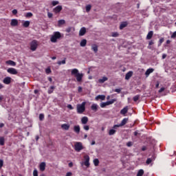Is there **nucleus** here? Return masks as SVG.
<instances>
[{
    "label": "nucleus",
    "instance_id": "42",
    "mask_svg": "<svg viewBox=\"0 0 176 176\" xmlns=\"http://www.w3.org/2000/svg\"><path fill=\"white\" fill-rule=\"evenodd\" d=\"M65 60L66 58H65L64 60L58 61V65H61V64H65L66 63Z\"/></svg>",
    "mask_w": 176,
    "mask_h": 176
},
{
    "label": "nucleus",
    "instance_id": "29",
    "mask_svg": "<svg viewBox=\"0 0 176 176\" xmlns=\"http://www.w3.org/2000/svg\"><path fill=\"white\" fill-rule=\"evenodd\" d=\"M64 24H65V20L64 19H60L58 21V27H61V25H64Z\"/></svg>",
    "mask_w": 176,
    "mask_h": 176
},
{
    "label": "nucleus",
    "instance_id": "4",
    "mask_svg": "<svg viewBox=\"0 0 176 176\" xmlns=\"http://www.w3.org/2000/svg\"><path fill=\"white\" fill-rule=\"evenodd\" d=\"M30 50H32V52H35V50L38 49V46H39V43H38V41L33 40L30 43Z\"/></svg>",
    "mask_w": 176,
    "mask_h": 176
},
{
    "label": "nucleus",
    "instance_id": "60",
    "mask_svg": "<svg viewBox=\"0 0 176 176\" xmlns=\"http://www.w3.org/2000/svg\"><path fill=\"white\" fill-rule=\"evenodd\" d=\"M72 173L68 172V173H67L65 176H72Z\"/></svg>",
    "mask_w": 176,
    "mask_h": 176
},
{
    "label": "nucleus",
    "instance_id": "24",
    "mask_svg": "<svg viewBox=\"0 0 176 176\" xmlns=\"http://www.w3.org/2000/svg\"><path fill=\"white\" fill-rule=\"evenodd\" d=\"M87 43V40L82 39L80 43V46H81V47H85V46H86Z\"/></svg>",
    "mask_w": 176,
    "mask_h": 176
},
{
    "label": "nucleus",
    "instance_id": "58",
    "mask_svg": "<svg viewBox=\"0 0 176 176\" xmlns=\"http://www.w3.org/2000/svg\"><path fill=\"white\" fill-rule=\"evenodd\" d=\"M12 14H17V10H12Z\"/></svg>",
    "mask_w": 176,
    "mask_h": 176
},
{
    "label": "nucleus",
    "instance_id": "10",
    "mask_svg": "<svg viewBox=\"0 0 176 176\" xmlns=\"http://www.w3.org/2000/svg\"><path fill=\"white\" fill-rule=\"evenodd\" d=\"M10 25L12 27H17L19 25V21L17 19H12L10 22Z\"/></svg>",
    "mask_w": 176,
    "mask_h": 176
},
{
    "label": "nucleus",
    "instance_id": "50",
    "mask_svg": "<svg viewBox=\"0 0 176 176\" xmlns=\"http://www.w3.org/2000/svg\"><path fill=\"white\" fill-rule=\"evenodd\" d=\"M47 16L49 19H52V17H53V14L51 12H47Z\"/></svg>",
    "mask_w": 176,
    "mask_h": 176
},
{
    "label": "nucleus",
    "instance_id": "57",
    "mask_svg": "<svg viewBox=\"0 0 176 176\" xmlns=\"http://www.w3.org/2000/svg\"><path fill=\"white\" fill-rule=\"evenodd\" d=\"M155 43L153 42V41H149V43H148V45H149V46H152V45H153Z\"/></svg>",
    "mask_w": 176,
    "mask_h": 176
},
{
    "label": "nucleus",
    "instance_id": "23",
    "mask_svg": "<svg viewBox=\"0 0 176 176\" xmlns=\"http://www.w3.org/2000/svg\"><path fill=\"white\" fill-rule=\"evenodd\" d=\"M128 23L124 21L122 22L120 25V30H123V28H126V27L128 25Z\"/></svg>",
    "mask_w": 176,
    "mask_h": 176
},
{
    "label": "nucleus",
    "instance_id": "3",
    "mask_svg": "<svg viewBox=\"0 0 176 176\" xmlns=\"http://www.w3.org/2000/svg\"><path fill=\"white\" fill-rule=\"evenodd\" d=\"M86 111V102H83L80 104H77V113L82 114Z\"/></svg>",
    "mask_w": 176,
    "mask_h": 176
},
{
    "label": "nucleus",
    "instance_id": "46",
    "mask_svg": "<svg viewBox=\"0 0 176 176\" xmlns=\"http://www.w3.org/2000/svg\"><path fill=\"white\" fill-rule=\"evenodd\" d=\"M52 6H56V5H58V1H53L52 3Z\"/></svg>",
    "mask_w": 176,
    "mask_h": 176
},
{
    "label": "nucleus",
    "instance_id": "37",
    "mask_svg": "<svg viewBox=\"0 0 176 176\" xmlns=\"http://www.w3.org/2000/svg\"><path fill=\"white\" fill-rule=\"evenodd\" d=\"M91 10V5H87L86 6V12L87 13H89V12H90Z\"/></svg>",
    "mask_w": 176,
    "mask_h": 176
},
{
    "label": "nucleus",
    "instance_id": "44",
    "mask_svg": "<svg viewBox=\"0 0 176 176\" xmlns=\"http://www.w3.org/2000/svg\"><path fill=\"white\" fill-rule=\"evenodd\" d=\"M83 129L84 130H86V131H89L90 127L89 126V125H84Z\"/></svg>",
    "mask_w": 176,
    "mask_h": 176
},
{
    "label": "nucleus",
    "instance_id": "26",
    "mask_svg": "<svg viewBox=\"0 0 176 176\" xmlns=\"http://www.w3.org/2000/svg\"><path fill=\"white\" fill-rule=\"evenodd\" d=\"M108 80V78L105 76L102 77V78H100L98 82V83H104V82H107Z\"/></svg>",
    "mask_w": 176,
    "mask_h": 176
},
{
    "label": "nucleus",
    "instance_id": "54",
    "mask_svg": "<svg viewBox=\"0 0 176 176\" xmlns=\"http://www.w3.org/2000/svg\"><path fill=\"white\" fill-rule=\"evenodd\" d=\"M114 91H116V93H120V91H122V89H116L114 90Z\"/></svg>",
    "mask_w": 176,
    "mask_h": 176
},
{
    "label": "nucleus",
    "instance_id": "51",
    "mask_svg": "<svg viewBox=\"0 0 176 176\" xmlns=\"http://www.w3.org/2000/svg\"><path fill=\"white\" fill-rule=\"evenodd\" d=\"M166 89L164 87L160 88V89L158 91V93H163Z\"/></svg>",
    "mask_w": 176,
    "mask_h": 176
},
{
    "label": "nucleus",
    "instance_id": "13",
    "mask_svg": "<svg viewBox=\"0 0 176 176\" xmlns=\"http://www.w3.org/2000/svg\"><path fill=\"white\" fill-rule=\"evenodd\" d=\"M39 168L41 171H45L46 170V163L41 162L39 165Z\"/></svg>",
    "mask_w": 176,
    "mask_h": 176
},
{
    "label": "nucleus",
    "instance_id": "56",
    "mask_svg": "<svg viewBox=\"0 0 176 176\" xmlns=\"http://www.w3.org/2000/svg\"><path fill=\"white\" fill-rule=\"evenodd\" d=\"M67 108H68L69 109H74V107H72V104H68V105H67Z\"/></svg>",
    "mask_w": 176,
    "mask_h": 176
},
{
    "label": "nucleus",
    "instance_id": "49",
    "mask_svg": "<svg viewBox=\"0 0 176 176\" xmlns=\"http://www.w3.org/2000/svg\"><path fill=\"white\" fill-rule=\"evenodd\" d=\"M126 146H129V147L133 146V142H128L126 143Z\"/></svg>",
    "mask_w": 176,
    "mask_h": 176
},
{
    "label": "nucleus",
    "instance_id": "39",
    "mask_svg": "<svg viewBox=\"0 0 176 176\" xmlns=\"http://www.w3.org/2000/svg\"><path fill=\"white\" fill-rule=\"evenodd\" d=\"M111 36H113V38H117V36H119V33L113 32V33H111Z\"/></svg>",
    "mask_w": 176,
    "mask_h": 176
},
{
    "label": "nucleus",
    "instance_id": "6",
    "mask_svg": "<svg viewBox=\"0 0 176 176\" xmlns=\"http://www.w3.org/2000/svg\"><path fill=\"white\" fill-rule=\"evenodd\" d=\"M116 99H111L110 101L100 103V105L101 108H105V107H107L108 105H112V104L116 102Z\"/></svg>",
    "mask_w": 176,
    "mask_h": 176
},
{
    "label": "nucleus",
    "instance_id": "2",
    "mask_svg": "<svg viewBox=\"0 0 176 176\" xmlns=\"http://www.w3.org/2000/svg\"><path fill=\"white\" fill-rule=\"evenodd\" d=\"M60 38H61V33L60 32H54L50 38V41L52 43H56L57 39H60Z\"/></svg>",
    "mask_w": 176,
    "mask_h": 176
},
{
    "label": "nucleus",
    "instance_id": "19",
    "mask_svg": "<svg viewBox=\"0 0 176 176\" xmlns=\"http://www.w3.org/2000/svg\"><path fill=\"white\" fill-rule=\"evenodd\" d=\"M6 64H8V65H11L12 67H16V62L12 60H7Z\"/></svg>",
    "mask_w": 176,
    "mask_h": 176
},
{
    "label": "nucleus",
    "instance_id": "36",
    "mask_svg": "<svg viewBox=\"0 0 176 176\" xmlns=\"http://www.w3.org/2000/svg\"><path fill=\"white\" fill-rule=\"evenodd\" d=\"M140 95H136L133 97V100L135 102H137L138 100H140Z\"/></svg>",
    "mask_w": 176,
    "mask_h": 176
},
{
    "label": "nucleus",
    "instance_id": "62",
    "mask_svg": "<svg viewBox=\"0 0 176 176\" xmlns=\"http://www.w3.org/2000/svg\"><path fill=\"white\" fill-rule=\"evenodd\" d=\"M5 126V124L3 123H0V129H2Z\"/></svg>",
    "mask_w": 176,
    "mask_h": 176
},
{
    "label": "nucleus",
    "instance_id": "61",
    "mask_svg": "<svg viewBox=\"0 0 176 176\" xmlns=\"http://www.w3.org/2000/svg\"><path fill=\"white\" fill-rule=\"evenodd\" d=\"M160 83L159 82H157L155 85V87L156 89L159 88V86H160Z\"/></svg>",
    "mask_w": 176,
    "mask_h": 176
},
{
    "label": "nucleus",
    "instance_id": "64",
    "mask_svg": "<svg viewBox=\"0 0 176 176\" xmlns=\"http://www.w3.org/2000/svg\"><path fill=\"white\" fill-rule=\"evenodd\" d=\"M72 166H74L72 162L69 163V167H72Z\"/></svg>",
    "mask_w": 176,
    "mask_h": 176
},
{
    "label": "nucleus",
    "instance_id": "14",
    "mask_svg": "<svg viewBox=\"0 0 176 176\" xmlns=\"http://www.w3.org/2000/svg\"><path fill=\"white\" fill-rule=\"evenodd\" d=\"M74 133H76V134H79L80 133V126L79 125L74 126Z\"/></svg>",
    "mask_w": 176,
    "mask_h": 176
},
{
    "label": "nucleus",
    "instance_id": "63",
    "mask_svg": "<svg viewBox=\"0 0 176 176\" xmlns=\"http://www.w3.org/2000/svg\"><path fill=\"white\" fill-rule=\"evenodd\" d=\"M167 57V55L166 54H164L162 55V58L164 60V58H166Z\"/></svg>",
    "mask_w": 176,
    "mask_h": 176
},
{
    "label": "nucleus",
    "instance_id": "8",
    "mask_svg": "<svg viewBox=\"0 0 176 176\" xmlns=\"http://www.w3.org/2000/svg\"><path fill=\"white\" fill-rule=\"evenodd\" d=\"M85 162L84 164L86 166V167L89 168L90 167V157L89 155H85L84 156Z\"/></svg>",
    "mask_w": 176,
    "mask_h": 176
},
{
    "label": "nucleus",
    "instance_id": "47",
    "mask_svg": "<svg viewBox=\"0 0 176 176\" xmlns=\"http://www.w3.org/2000/svg\"><path fill=\"white\" fill-rule=\"evenodd\" d=\"M33 176H38V170L36 169L34 170Z\"/></svg>",
    "mask_w": 176,
    "mask_h": 176
},
{
    "label": "nucleus",
    "instance_id": "28",
    "mask_svg": "<svg viewBox=\"0 0 176 176\" xmlns=\"http://www.w3.org/2000/svg\"><path fill=\"white\" fill-rule=\"evenodd\" d=\"M152 36H153V31H150L146 36V39H152Z\"/></svg>",
    "mask_w": 176,
    "mask_h": 176
},
{
    "label": "nucleus",
    "instance_id": "43",
    "mask_svg": "<svg viewBox=\"0 0 176 176\" xmlns=\"http://www.w3.org/2000/svg\"><path fill=\"white\" fill-rule=\"evenodd\" d=\"M32 16H34L32 12H28L25 15V17H32Z\"/></svg>",
    "mask_w": 176,
    "mask_h": 176
},
{
    "label": "nucleus",
    "instance_id": "27",
    "mask_svg": "<svg viewBox=\"0 0 176 176\" xmlns=\"http://www.w3.org/2000/svg\"><path fill=\"white\" fill-rule=\"evenodd\" d=\"M61 128L63 130H69V124H63L61 125Z\"/></svg>",
    "mask_w": 176,
    "mask_h": 176
},
{
    "label": "nucleus",
    "instance_id": "33",
    "mask_svg": "<svg viewBox=\"0 0 176 176\" xmlns=\"http://www.w3.org/2000/svg\"><path fill=\"white\" fill-rule=\"evenodd\" d=\"M116 133V130L115 129H110L109 131V135H114Z\"/></svg>",
    "mask_w": 176,
    "mask_h": 176
},
{
    "label": "nucleus",
    "instance_id": "31",
    "mask_svg": "<svg viewBox=\"0 0 176 176\" xmlns=\"http://www.w3.org/2000/svg\"><path fill=\"white\" fill-rule=\"evenodd\" d=\"M23 25L25 28H28L30 27V21H25L23 23Z\"/></svg>",
    "mask_w": 176,
    "mask_h": 176
},
{
    "label": "nucleus",
    "instance_id": "15",
    "mask_svg": "<svg viewBox=\"0 0 176 176\" xmlns=\"http://www.w3.org/2000/svg\"><path fill=\"white\" fill-rule=\"evenodd\" d=\"M87 122H89V118H87V116H84L81 118L82 124H87Z\"/></svg>",
    "mask_w": 176,
    "mask_h": 176
},
{
    "label": "nucleus",
    "instance_id": "52",
    "mask_svg": "<svg viewBox=\"0 0 176 176\" xmlns=\"http://www.w3.org/2000/svg\"><path fill=\"white\" fill-rule=\"evenodd\" d=\"M72 30V28H67L66 29V32L69 33L71 32Z\"/></svg>",
    "mask_w": 176,
    "mask_h": 176
},
{
    "label": "nucleus",
    "instance_id": "5",
    "mask_svg": "<svg viewBox=\"0 0 176 176\" xmlns=\"http://www.w3.org/2000/svg\"><path fill=\"white\" fill-rule=\"evenodd\" d=\"M74 149L76 152H80L83 149V145L82 142H76L74 144Z\"/></svg>",
    "mask_w": 176,
    "mask_h": 176
},
{
    "label": "nucleus",
    "instance_id": "1",
    "mask_svg": "<svg viewBox=\"0 0 176 176\" xmlns=\"http://www.w3.org/2000/svg\"><path fill=\"white\" fill-rule=\"evenodd\" d=\"M71 75H74V76L76 78L77 82H82L83 74L79 73V70H78V69H73L72 70Z\"/></svg>",
    "mask_w": 176,
    "mask_h": 176
},
{
    "label": "nucleus",
    "instance_id": "38",
    "mask_svg": "<svg viewBox=\"0 0 176 176\" xmlns=\"http://www.w3.org/2000/svg\"><path fill=\"white\" fill-rule=\"evenodd\" d=\"M164 42V38H161L159 41L158 47L162 46V43H163Z\"/></svg>",
    "mask_w": 176,
    "mask_h": 176
},
{
    "label": "nucleus",
    "instance_id": "22",
    "mask_svg": "<svg viewBox=\"0 0 176 176\" xmlns=\"http://www.w3.org/2000/svg\"><path fill=\"white\" fill-rule=\"evenodd\" d=\"M155 71V69L151 68V69H148L146 72H145V75L146 76H149V75H151V74H152V72H153Z\"/></svg>",
    "mask_w": 176,
    "mask_h": 176
},
{
    "label": "nucleus",
    "instance_id": "41",
    "mask_svg": "<svg viewBox=\"0 0 176 176\" xmlns=\"http://www.w3.org/2000/svg\"><path fill=\"white\" fill-rule=\"evenodd\" d=\"M52 73V69L50 68V67H47L46 69H45V74H47V75H49V74H51Z\"/></svg>",
    "mask_w": 176,
    "mask_h": 176
},
{
    "label": "nucleus",
    "instance_id": "25",
    "mask_svg": "<svg viewBox=\"0 0 176 176\" xmlns=\"http://www.w3.org/2000/svg\"><path fill=\"white\" fill-rule=\"evenodd\" d=\"M91 109L97 112V109H98V105L97 104H93L91 107Z\"/></svg>",
    "mask_w": 176,
    "mask_h": 176
},
{
    "label": "nucleus",
    "instance_id": "35",
    "mask_svg": "<svg viewBox=\"0 0 176 176\" xmlns=\"http://www.w3.org/2000/svg\"><path fill=\"white\" fill-rule=\"evenodd\" d=\"M144 175V170L140 169L138 172L137 176H143Z\"/></svg>",
    "mask_w": 176,
    "mask_h": 176
},
{
    "label": "nucleus",
    "instance_id": "55",
    "mask_svg": "<svg viewBox=\"0 0 176 176\" xmlns=\"http://www.w3.org/2000/svg\"><path fill=\"white\" fill-rule=\"evenodd\" d=\"M82 87H78V93H82Z\"/></svg>",
    "mask_w": 176,
    "mask_h": 176
},
{
    "label": "nucleus",
    "instance_id": "16",
    "mask_svg": "<svg viewBox=\"0 0 176 176\" xmlns=\"http://www.w3.org/2000/svg\"><path fill=\"white\" fill-rule=\"evenodd\" d=\"M91 50L94 52V53H97V52H98V45H97L96 44H93L91 45Z\"/></svg>",
    "mask_w": 176,
    "mask_h": 176
},
{
    "label": "nucleus",
    "instance_id": "20",
    "mask_svg": "<svg viewBox=\"0 0 176 176\" xmlns=\"http://www.w3.org/2000/svg\"><path fill=\"white\" fill-rule=\"evenodd\" d=\"M95 100L96 101H98V100H102V101H104V100H105V96L104 95H98L95 98Z\"/></svg>",
    "mask_w": 176,
    "mask_h": 176
},
{
    "label": "nucleus",
    "instance_id": "21",
    "mask_svg": "<svg viewBox=\"0 0 176 176\" xmlns=\"http://www.w3.org/2000/svg\"><path fill=\"white\" fill-rule=\"evenodd\" d=\"M128 111H129V107H125L120 111V113L121 115H125Z\"/></svg>",
    "mask_w": 176,
    "mask_h": 176
},
{
    "label": "nucleus",
    "instance_id": "48",
    "mask_svg": "<svg viewBox=\"0 0 176 176\" xmlns=\"http://www.w3.org/2000/svg\"><path fill=\"white\" fill-rule=\"evenodd\" d=\"M170 38H172V39L176 38V31L173 32V34L170 36Z\"/></svg>",
    "mask_w": 176,
    "mask_h": 176
},
{
    "label": "nucleus",
    "instance_id": "53",
    "mask_svg": "<svg viewBox=\"0 0 176 176\" xmlns=\"http://www.w3.org/2000/svg\"><path fill=\"white\" fill-rule=\"evenodd\" d=\"M3 166V160H0V168Z\"/></svg>",
    "mask_w": 176,
    "mask_h": 176
},
{
    "label": "nucleus",
    "instance_id": "30",
    "mask_svg": "<svg viewBox=\"0 0 176 176\" xmlns=\"http://www.w3.org/2000/svg\"><path fill=\"white\" fill-rule=\"evenodd\" d=\"M55 89H56V87L51 86L50 87V89H48V91H47L48 94H52V93H53V91H54Z\"/></svg>",
    "mask_w": 176,
    "mask_h": 176
},
{
    "label": "nucleus",
    "instance_id": "59",
    "mask_svg": "<svg viewBox=\"0 0 176 176\" xmlns=\"http://www.w3.org/2000/svg\"><path fill=\"white\" fill-rule=\"evenodd\" d=\"M142 151L143 152H144V151H146V146H143L142 147Z\"/></svg>",
    "mask_w": 176,
    "mask_h": 176
},
{
    "label": "nucleus",
    "instance_id": "18",
    "mask_svg": "<svg viewBox=\"0 0 176 176\" xmlns=\"http://www.w3.org/2000/svg\"><path fill=\"white\" fill-rule=\"evenodd\" d=\"M131 76H133V72L130 71L128 73H126L125 75L126 80H129V79H130V78H131Z\"/></svg>",
    "mask_w": 176,
    "mask_h": 176
},
{
    "label": "nucleus",
    "instance_id": "12",
    "mask_svg": "<svg viewBox=\"0 0 176 176\" xmlns=\"http://www.w3.org/2000/svg\"><path fill=\"white\" fill-rule=\"evenodd\" d=\"M61 10H63V6H57L55 8H54V13H60Z\"/></svg>",
    "mask_w": 176,
    "mask_h": 176
},
{
    "label": "nucleus",
    "instance_id": "17",
    "mask_svg": "<svg viewBox=\"0 0 176 176\" xmlns=\"http://www.w3.org/2000/svg\"><path fill=\"white\" fill-rule=\"evenodd\" d=\"M85 34H86V28H85V27L81 28V29L80 30V32H79L80 36H83V35H85Z\"/></svg>",
    "mask_w": 176,
    "mask_h": 176
},
{
    "label": "nucleus",
    "instance_id": "32",
    "mask_svg": "<svg viewBox=\"0 0 176 176\" xmlns=\"http://www.w3.org/2000/svg\"><path fill=\"white\" fill-rule=\"evenodd\" d=\"M0 145H1V146H3V145H5V138L0 137Z\"/></svg>",
    "mask_w": 176,
    "mask_h": 176
},
{
    "label": "nucleus",
    "instance_id": "7",
    "mask_svg": "<svg viewBox=\"0 0 176 176\" xmlns=\"http://www.w3.org/2000/svg\"><path fill=\"white\" fill-rule=\"evenodd\" d=\"M127 122H129V118H124L120 124L113 125V129H118V127H122V126H124L127 123Z\"/></svg>",
    "mask_w": 176,
    "mask_h": 176
},
{
    "label": "nucleus",
    "instance_id": "45",
    "mask_svg": "<svg viewBox=\"0 0 176 176\" xmlns=\"http://www.w3.org/2000/svg\"><path fill=\"white\" fill-rule=\"evenodd\" d=\"M146 164H151L152 163V159L148 158L146 162Z\"/></svg>",
    "mask_w": 176,
    "mask_h": 176
},
{
    "label": "nucleus",
    "instance_id": "9",
    "mask_svg": "<svg viewBox=\"0 0 176 176\" xmlns=\"http://www.w3.org/2000/svg\"><path fill=\"white\" fill-rule=\"evenodd\" d=\"M7 72H8V74H10L11 75H17V74L19 73L17 72V69H16L13 67L8 68L7 69Z\"/></svg>",
    "mask_w": 176,
    "mask_h": 176
},
{
    "label": "nucleus",
    "instance_id": "34",
    "mask_svg": "<svg viewBox=\"0 0 176 176\" xmlns=\"http://www.w3.org/2000/svg\"><path fill=\"white\" fill-rule=\"evenodd\" d=\"M94 164L96 167H97V166H98V164H100V160H98V159H94Z\"/></svg>",
    "mask_w": 176,
    "mask_h": 176
},
{
    "label": "nucleus",
    "instance_id": "11",
    "mask_svg": "<svg viewBox=\"0 0 176 176\" xmlns=\"http://www.w3.org/2000/svg\"><path fill=\"white\" fill-rule=\"evenodd\" d=\"M3 83H5V85H10V82H12V78L10 77H6L3 80Z\"/></svg>",
    "mask_w": 176,
    "mask_h": 176
},
{
    "label": "nucleus",
    "instance_id": "40",
    "mask_svg": "<svg viewBox=\"0 0 176 176\" xmlns=\"http://www.w3.org/2000/svg\"><path fill=\"white\" fill-rule=\"evenodd\" d=\"M45 119V115H43V113H41L39 115V120H41V122H42V120H43Z\"/></svg>",
    "mask_w": 176,
    "mask_h": 176
}]
</instances>
